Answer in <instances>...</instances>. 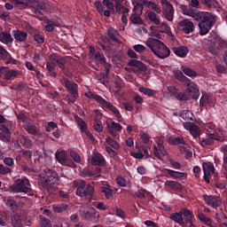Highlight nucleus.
<instances>
[{"instance_id": "obj_1", "label": "nucleus", "mask_w": 227, "mask_h": 227, "mask_svg": "<svg viewBox=\"0 0 227 227\" xmlns=\"http://www.w3.org/2000/svg\"><path fill=\"white\" fill-rule=\"evenodd\" d=\"M179 9L183 12L184 15L192 17L194 20L199 22L198 26L200 28V35L201 36L208 35L210 29L214 27L215 22L217 21L215 15L208 12H198L184 4H179Z\"/></svg>"}, {"instance_id": "obj_2", "label": "nucleus", "mask_w": 227, "mask_h": 227, "mask_svg": "<svg viewBox=\"0 0 227 227\" xmlns=\"http://www.w3.org/2000/svg\"><path fill=\"white\" fill-rule=\"evenodd\" d=\"M40 183L43 185V189H45L49 194H56V192H58L56 182H58V179L59 178L58 176V172L51 168H46L40 175Z\"/></svg>"}, {"instance_id": "obj_3", "label": "nucleus", "mask_w": 227, "mask_h": 227, "mask_svg": "<svg viewBox=\"0 0 227 227\" xmlns=\"http://www.w3.org/2000/svg\"><path fill=\"white\" fill-rule=\"evenodd\" d=\"M145 45L149 47L152 52H153L157 58H160V59H166V58H169L171 55V50L158 39L151 37L145 42Z\"/></svg>"}, {"instance_id": "obj_4", "label": "nucleus", "mask_w": 227, "mask_h": 227, "mask_svg": "<svg viewBox=\"0 0 227 227\" xmlns=\"http://www.w3.org/2000/svg\"><path fill=\"white\" fill-rule=\"evenodd\" d=\"M76 185V196L80 198H85L88 203H92L93 198H95V186L91 184H87L84 180H78L75 183Z\"/></svg>"}, {"instance_id": "obj_5", "label": "nucleus", "mask_w": 227, "mask_h": 227, "mask_svg": "<svg viewBox=\"0 0 227 227\" xmlns=\"http://www.w3.org/2000/svg\"><path fill=\"white\" fill-rule=\"evenodd\" d=\"M60 82L62 86L66 88L67 93H69L66 95V102H67V104H75L77 98H79V85L67 78L60 79Z\"/></svg>"}, {"instance_id": "obj_6", "label": "nucleus", "mask_w": 227, "mask_h": 227, "mask_svg": "<svg viewBox=\"0 0 227 227\" xmlns=\"http://www.w3.org/2000/svg\"><path fill=\"white\" fill-rule=\"evenodd\" d=\"M9 191L10 192H23L28 196H35V191H33V188H31V183L27 177L16 179L14 184L9 187Z\"/></svg>"}, {"instance_id": "obj_7", "label": "nucleus", "mask_w": 227, "mask_h": 227, "mask_svg": "<svg viewBox=\"0 0 227 227\" xmlns=\"http://www.w3.org/2000/svg\"><path fill=\"white\" fill-rule=\"evenodd\" d=\"M215 141H224V137L217 133H208L206 138L200 140V146L207 148V146H212Z\"/></svg>"}, {"instance_id": "obj_8", "label": "nucleus", "mask_w": 227, "mask_h": 227, "mask_svg": "<svg viewBox=\"0 0 227 227\" xmlns=\"http://www.w3.org/2000/svg\"><path fill=\"white\" fill-rule=\"evenodd\" d=\"M160 4L163 8V15L166 20L173 22V19L175 17V8L173 7V4H171L168 0H161Z\"/></svg>"}, {"instance_id": "obj_9", "label": "nucleus", "mask_w": 227, "mask_h": 227, "mask_svg": "<svg viewBox=\"0 0 227 227\" xmlns=\"http://www.w3.org/2000/svg\"><path fill=\"white\" fill-rule=\"evenodd\" d=\"M104 111H110L113 113V114L117 119V121H121L123 120V117L121 116V114L120 113V110L118 107H116L114 105H113L111 102L104 99L101 103V106H99Z\"/></svg>"}, {"instance_id": "obj_10", "label": "nucleus", "mask_w": 227, "mask_h": 227, "mask_svg": "<svg viewBox=\"0 0 227 227\" xmlns=\"http://www.w3.org/2000/svg\"><path fill=\"white\" fill-rule=\"evenodd\" d=\"M184 86L187 87V91L190 93L191 97L194 100H198V97H200V90L198 89V85L188 78L184 83Z\"/></svg>"}, {"instance_id": "obj_11", "label": "nucleus", "mask_w": 227, "mask_h": 227, "mask_svg": "<svg viewBox=\"0 0 227 227\" xmlns=\"http://www.w3.org/2000/svg\"><path fill=\"white\" fill-rule=\"evenodd\" d=\"M178 26L185 35H191V33H194V23L188 19H184L179 21Z\"/></svg>"}, {"instance_id": "obj_12", "label": "nucleus", "mask_w": 227, "mask_h": 227, "mask_svg": "<svg viewBox=\"0 0 227 227\" xmlns=\"http://www.w3.org/2000/svg\"><path fill=\"white\" fill-rule=\"evenodd\" d=\"M183 127L185 129V130H189L194 139H196V137L201 134V129H200V127H198V125L194 124L193 122H183Z\"/></svg>"}, {"instance_id": "obj_13", "label": "nucleus", "mask_w": 227, "mask_h": 227, "mask_svg": "<svg viewBox=\"0 0 227 227\" xmlns=\"http://www.w3.org/2000/svg\"><path fill=\"white\" fill-rule=\"evenodd\" d=\"M202 169L204 171V180L207 184H210V175L215 173V168L212 162H203Z\"/></svg>"}, {"instance_id": "obj_14", "label": "nucleus", "mask_w": 227, "mask_h": 227, "mask_svg": "<svg viewBox=\"0 0 227 227\" xmlns=\"http://www.w3.org/2000/svg\"><path fill=\"white\" fill-rule=\"evenodd\" d=\"M162 173L164 176H167V178H173L174 180H178L187 176V174L184 172H179L169 168H163Z\"/></svg>"}, {"instance_id": "obj_15", "label": "nucleus", "mask_w": 227, "mask_h": 227, "mask_svg": "<svg viewBox=\"0 0 227 227\" xmlns=\"http://www.w3.org/2000/svg\"><path fill=\"white\" fill-rule=\"evenodd\" d=\"M55 158L63 166H68L69 168H75V163L72 161L69 162L68 160H67V153L64 151H57L55 153Z\"/></svg>"}, {"instance_id": "obj_16", "label": "nucleus", "mask_w": 227, "mask_h": 227, "mask_svg": "<svg viewBox=\"0 0 227 227\" xmlns=\"http://www.w3.org/2000/svg\"><path fill=\"white\" fill-rule=\"evenodd\" d=\"M5 79V81H10L11 79H13L19 75V72L16 70H10L7 67H0V77H3Z\"/></svg>"}, {"instance_id": "obj_17", "label": "nucleus", "mask_w": 227, "mask_h": 227, "mask_svg": "<svg viewBox=\"0 0 227 227\" xmlns=\"http://www.w3.org/2000/svg\"><path fill=\"white\" fill-rule=\"evenodd\" d=\"M49 6L50 4L47 0H33L30 2V8H33V10H40L45 12Z\"/></svg>"}, {"instance_id": "obj_18", "label": "nucleus", "mask_w": 227, "mask_h": 227, "mask_svg": "<svg viewBox=\"0 0 227 227\" xmlns=\"http://www.w3.org/2000/svg\"><path fill=\"white\" fill-rule=\"evenodd\" d=\"M203 200L206 202V205H208V207H212L213 208L223 205L221 200L214 197V195H203Z\"/></svg>"}, {"instance_id": "obj_19", "label": "nucleus", "mask_w": 227, "mask_h": 227, "mask_svg": "<svg viewBox=\"0 0 227 227\" xmlns=\"http://www.w3.org/2000/svg\"><path fill=\"white\" fill-rule=\"evenodd\" d=\"M153 154L159 159V160H162V155H164V157L168 155V151L164 147V144L160 142L158 143V147L157 145L153 146Z\"/></svg>"}, {"instance_id": "obj_20", "label": "nucleus", "mask_w": 227, "mask_h": 227, "mask_svg": "<svg viewBox=\"0 0 227 227\" xmlns=\"http://www.w3.org/2000/svg\"><path fill=\"white\" fill-rule=\"evenodd\" d=\"M24 129L27 134L31 136H38L40 134V129L36 127V125L33 122H27L23 125Z\"/></svg>"}, {"instance_id": "obj_21", "label": "nucleus", "mask_w": 227, "mask_h": 227, "mask_svg": "<svg viewBox=\"0 0 227 227\" xmlns=\"http://www.w3.org/2000/svg\"><path fill=\"white\" fill-rule=\"evenodd\" d=\"M90 164L92 166L104 167L106 165V158H104L101 153H94L91 158Z\"/></svg>"}, {"instance_id": "obj_22", "label": "nucleus", "mask_w": 227, "mask_h": 227, "mask_svg": "<svg viewBox=\"0 0 227 227\" xmlns=\"http://www.w3.org/2000/svg\"><path fill=\"white\" fill-rule=\"evenodd\" d=\"M107 127L109 129V133L111 134V136H113V137H116V136H118V132H121V129H123V127H121V124L115 121H112L110 125H107Z\"/></svg>"}, {"instance_id": "obj_23", "label": "nucleus", "mask_w": 227, "mask_h": 227, "mask_svg": "<svg viewBox=\"0 0 227 227\" xmlns=\"http://www.w3.org/2000/svg\"><path fill=\"white\" fill-rule=\"evenodd\" d=\"M100 192L105 194V198L106 200H113V194H114V190H113V187L109 184H104L103 186H100L99 188Z\"/></svg>"}, {"instance_id": "obj_24", "label": "nucleus", "mask_w": 227, "mask_h": 227, "mask_svg": "<svg viewBox=\"0 0 227 227\" xmlns=\"http://www.w3.org/2000/svg\"><path fill=\"white\" fill-rule=\"evenodd\" d=\"M107 36L111 42H115V43H120V33L118 29L114 27H110L107 30Z\"/></svg>"}, {"instance_id": "obj_25", "label": "nucleus", "mask_w": 227, "mask_h": 227, "mask_svg": "<svg viewBox=\"0 0 227 227\" xmlns=\"http://www.w3.org/2000/svg\"><path fill=\"white\" fill-rule=\"evenodd\" d=\"M148 0H132V5L134 6V12L136 13H142L145 10V4Z\"/></svg>"}, {"instance_id": "obj_26", "label": "nucleus", "mask_w": 227, "mask_h": 227, "mask_svg": "<svg viewBox=\"0 0 227 227\" xmlns=\"http://www.w3.org/2000/svg\"><path fill=\"white\" fill-rule=\"evenodd\" d=\"M12 36L16 42H26L27 40V33L19 29L12 31Z\"/></svg>"}, {"instance_id": "obj_27", "label": "nucleus", "mask_w": 227, "mask_h": 227, "mask_svg": "<svg viewBox=\"0 0 227 227\" xmlns=\"http://www.w3.org/2000/svg\"><path fill=\"white\" fill-rule=\"evenodd\" d=\"M134 196L139 200H145V198H148V200H153V195H152V192L146 191L145 189H139L134 193Z\"/></svg>"}, {"instance_id": "obj_28", "label": "nucleus", "mask_w": 227, "mask_h": 227, "mask_svg": "<svg viewBox=\"0 0 227 227\" xmlns=\"http://www.w3.org/2000/svg\"><path fill=\"white\" fill-rule=\"evenodd\" d=\"M172 51L178 58H185L189 54V49L185 46L174 47Z\"/></svg>"}, {"instance_id": "obj_29", "label": "nucleus", "mask_w": 227, "mask_h": 227, "mask_svg": "<svg viewBox=\"0 0 227 227\" xmlns=\"http://www.w3.org/2000/svg\"><path fill=\"white\" fill-rule=\"evenodd\" d=\"M0 139L2 141H10V137H12V132H10V129L5 125H2L0 127Z\"/></svg>"}, {"instance_id": "obj_30", "label": "nucleus", "mask_w": 227, "mask_h": 227, "mask_svg": "<svg viewBox=\"0 0 227 227\" xmlns=\"http://www.w3.org/2000/svg\"><path fill=\"white\" fill-rule=\"evenodd\" d=\"M86 219L89 221H97L100 217V214L94 207H90L85 214Z\"/></svg>"}, {"instance_id": "obj_31", "label": "nucleus", "mask_w": 227, "mask_h": 227, "mask_svg": "<svg viewBox=\"0 0 227 227\" xmlns=\"http://www.w3.org/2000/svg\"><path fill=\"white\" fill-rule=\"evenodd\" d=\"M169 219H171V221H174V223L180 224L181 226H184V224H185V222L184 221V216H182V210H180V212L178 213L170 214Z\"/></svg>"}, {"instance_id": "obj_32", "label": "nucleus", "mask_w": 227, "mask_h": 227, "mask_svg": "<svg viewBox=\"0 0 227 227\" xmlns=\"http://www.w3.org/2000/svg\"><path fill=\"white\" fill-rule=\"evenodd\" d=\"M181 215H182L185 224L192 222V217H194V215L192 214V212H191V210H189L187 208L181 209Z\"/></svg>"}, {"instance_id": "obj_33", "label": "nucleus", "mask_w": 227, "mask_h": 227, "mask_svg": "<svg viewBox=\"0 0 227 227\" xmlns=\"http://www.w3.org/2000/svg\"><path fill=\"white\" fill-rule=\"evenodd\" d=\"M84 95L87 98H92L93 100H95L97 102V104H98L99 106H101V104L106 99L102 96H100L98 94H95L91 91H87V92H85Z\"/></svg>"}, {"instance_id": "obj_34", "label": "nucleus", "mask_w": 227, "mask_h": 227, "mask_svg": "<svg viewBox=\"0 0 227 227\" xmlns=\"http://www.w3.org/2000/svg\"><path fill=\"white\" fill-rule=\"evenodd\" d=\"M164 185L165 187H170L172 191H182L184 189V186H182V184L176 181L168 180L165 182Z\"/></svg>"}, {"instance_id": "obj_35", "label": "nucleus", "mask_w": 227, "mask_h": 227, "mask_svg": "<svg viewBox=\"0 0 227 227\" xmlns=\"http://www.w3.org/2000/svg\"><path fill=\"white\" fill-rule=\"evenodd\" d=\"M179 116L182 118V120H184V121H194L195 118L194 114L189 110H183L180 112Z\"/></svg>"}, {"instance_id": "obj_36", "label": "nucleus", "mask_w": 227, "mask_h": 227, "mask_svg": "<svg viewBox=\"0 0 227 227\" xmlns=\"http://www.w3.org/2000/svg\"><path fill=\"white\" fill-rule=\"evenodd\" d=\"M198 217H199V219H200L202 223H206L207 226H209V227H217V224H216L215 223H214V222L210 219V217H207V216L205 215V214H203V213H199Z\"/></svg>"}, {"instance_id": "obj_37", "label": "nucleus", "mask_w": 227, "mask_h": 227, "mask_svg": "<svg viewBox=\"0 0 227 227\" xmlns=\"http://www.w3.org/2000/svg\"><path fill=\"white\" fill-rule=\"evenodd\" d=\"M181 70L184 75H187V77H191L192 79L196 78L198 75V72L194 71L191 67H188L187 66H182Z\"/></svg>"}, {"instance_id": "obj_38", "label": "nucleus", "mask_w": 227, "mask_h": 227, "mask_svg": "<svg viewBox=\"0 0 227 227\" xmlns=\"http://www.w3.org/2000/svg\"><path fill=\"white\" fill-rule=\"evenodd\" d=\"M201 4L207 8V10H212V8H220L219 2L217 0H202Z\"/></svg>"}, {"instance_id": "obj_39", "label": "nucleus", "mask_w": 227, "mask_h": 227, "mask_svg": "<svg viewBox=\"0 0 227 227\" xmlns=\"http://www.w3.org/2000/svg\"><path fill=\"white\" fill-rule=\"evenodd\" d=\"M33 0H12V3L14 4V6L16 8H27V6H31V2Z\"/></svg>"}, {"instance_id": "obj_40", "label": "nucleus", "mask_w": 227, "mask_h": 227, "mask_svg": "<svg viewBox=\"0 0 227 227\" xmlns=\"http://www.w3.org/2000/svg\"><path fill=\"white\" fill-rule=\"evenodd\" d=\"M128 65L129 67H136L138 70H141V72H145V70H146V66L139 60L130 59Z\"/></svg>"}, {"instance_id": "obj_41", "label": "nucleus", "mask_w": 227, "mask_h": 227, "mask_svg": "<svg viewBox=\"0 0 227 227\" xmlns=\"http://www.w3.org/2000/svg\"><path fill=\"white\" fill-rule=\"evenodd\" d=\"M0 42H2V43H12V42H13V37H12V34L10 33L1 32Z\"/></svg>"}, {"instance_id": "obj_42", "label": "nucleus", "mask_w": 227, "mask_h": 227, "mask_svg": "<svg viewBox=\"0 0 227 227\" xmlns=\"http://www.w3.org/2000/svg\"><path fill=\"white\" fill-rule=\"evenodd\" d=\"M52 210L56 214H63V212H67V210H68V204L61 203L57 206H53Z\"/></svg>"}, {"instance_id": "obj_43", "label": "nucleus", "mask_w": 227, "mask_h": 227, "mask_svg": "<svg viewBox=\"0 0 227 227\" xmlns=\"http://www.w3.org/2000/svg\"><path fill=\"white\" fill-rule=\"evenodd\" d=\"M168 143L174 146H176V145H186L185 140L182 137H170L168 138Z\"/></svg>"}, {"instance_id": "obj_44", "label": "nucleus", "mask_w": 227, "mask_h": 227, "mask_svg": "<svg viewBox=\"0 0 227 227\" xmlns=\"http://www.w3.org/2000/svg\"><path fill=\"white\" fill-rule=\"evenodd\" d=\"M147 19H149V20L153 22V24H155V26H160V19L157 17V14L155 12H149L147 13Z\"/></svg>"}, {"instance_id": "obj_45", "label": "nucleus", "mask_w": 227, "mask_h": 227, "mask_svg": "<svg viewBox=\"0 0 227 227\" xmlns=\"http://www.w3.org/2000/svg\"><path fill=\"white\" fill-rule=\"evenodd\" d=\"M75 122L81 129V132H86L88 130V124H86V121H84L81 117L77 116L75 118Z\"/></svg>"}, {"instance_id": "obj_46", "label": "nucleus", "mask_w": 227, "mask_h": 227, "mask_svg": "<svg viewBox=\"0 0 227 227\" xmlns=\"http://www.w3.org/2000/svg\"><path fill=\"white\" fill-rule=\"evenodd\" d=\"M174 76L180 82H183L184 84L187 82L189 79L187 76L184 75V72L181 70H176L173 72Z\"/></svg>"}, {"instance_id": "obj_47", "label": "nucleus", "mask_w": 227, "mask_h": 227, "mask_svg": "<svg viewBox=\"0 0 227 227\" xmlns=\"http://www.w3.org/2000/svg\"><path fill=\"white\" fill-rule=\"evenodd\" d=\"M57 67L62 70V72H65L67 70V59L63 57H59L56 59Z\"/></svg>"}, {"instance_id": "obj_48", "label": "nucleus", "mask_w": 227, "mask_h": 227, "mask_svg": "<svg viewBox=\"0 0 227 227\" xmlns=\"http://www.w3.org/2000/svg\"><path fill=\"white\" fill-rule=\"evenodd\" d=\"M129 20L133 24H137L138 26H143L144 24L143 20L141 19V17L137 16V12H136L129 17Z\"/></svg>"}, {"instance_id": "obj_49", "label": "nucleus", "mask_w": 227, "mask_h": 227, "mask_svg": "<svg viewBox=\"0 0 227 227\" xmlns=\"http://www.w3.org/2000/svg\"><path fill=\"white\" fill-rule=\"evenodd\" d=\"M106 142L114 150H120V144L113 139L111 137L106 138Z\"/></svg>"}, {"instance_id": "obj_50", "label": "nucleus", "mask_w": 227, "mask_h": 227, "mask_svg": "<svg viewBox=\"0 0 227 227\" xmlns=\"http://www.w3.org/2000/svg\"><path fill=\"white\" fill-rule=\"evenodd\" d=\"M80 176L82 178H91V176H95V174L90 168H83L80 171Z\"/></svg>"}, {"instance_id": "obj_51", "label": "nucleus", "mask_w": 227, "mask_h": 227, "mask_svg": "<svg viewBox=\"0 0 227 227\" xmlns=\"http://www.w3.org/2000/svg\"><path fill=\"white\" fill-rule=\"evenodd\" d=\"M58 129V124L54 121H49L44 125L45 132H52V130H56Z\"/></svg>"}, {"instance_id": "obj_52", "label": "nucleus", "mask_w": 227, "mask_h": 227, "mask_svg": "<svg viewBox=\"0 0 227 227\" xmlns=\"http://www.w3.org/2000/svg\"><path fill=\"white\" fill-rule=\"evenodd\" d=\"M138 91L144 95H146L147 97H153V95H155V90L145 87H140Z\"/></svg>"}, {"instance_id": "obj_53", "label": "nucleus", "mask_w": 227, "mask_h": 227, "mask_svg": "<svg viewBox=\"0 0 227 227\" xmlns=\"http://www.w3.org/2000/svg\"><path fill=\"white\" fill-rule=\"evenodd\" d=\"M21 139L23 140L22 145L25 146V148H31V146H33V141H31L29 137L21 135Z\"/></svg>"}, {"instance_id": "obj_54", "label": "nucleus", "mask_w": 227, "mask_h": 227, "mask_svg": "<svg viewBox=\"0 0 227 227\" xmlns=\"http://www.w3.org/2000/svg\"><path fill=\"white\" fill-rule=\"evenodd\" d=\"M208 52L212 54V56H219V47L217 43H214L208 47Z\"/></svg>"}, {"instance_id": "obj_55", "label": "nucleus", "mask_w": 227, "mask_h": 227, "mask_svg": "<svg viewBox=\"0 0 227 227\" xmlns=\"http://www.w3.org/2000/svg\"><path fill=\"white\" fill-rule=\"evenodd\" d=\"M94 59H96V61H98V63H101V65H106V56H104V53L97 51Z\"/></svg>"}, {"instance_id": "obj_56", "label": "nucleus", "mask_w": 227, "mask_h": 227, "mask_svg": "<svg viewBox=\"0 0 227 227\" xmlns=\"http://www.w3.org/2000/svg\"><path fill=\"white\" fill-rule=\"evenodd\" d=\"M35 42L39 45L45 43V36L41 32H38L35 36L34 37Z\"/></svg>"}, {"instance_id": "obj_57", "label": "nucleus", "mask_w": 227, "mask_h": 227, "mask_svg": "<svg viewBox=\"0 0 227 227\" xmlns=\"http://www.w3.org/2000/svg\"><path fill=\"white\" fill-rule=\"evenodd\" d=\"M145 3V5L149 6V8H151L152 10H154L156 13H160L162 12V10L160 9L159 5H157V4H155L154 2L147 0V2Z\"/></svg>"}, {"instance_id": "obj_58", "label": "nucleus", "mask_w": 227, "mask_h": 227, "mask_svg": "<svg viewBox=\"0 0 227 227\" xmlns=\"http://www.w3.org/2000/svg\"><path fill=\"white\" fill-rule=\"evenodd\" d=\"M93 129L96 132H103L104 130V125L102 124L101 121L96 120L93 125Z\"/></svg>"}, {"instance_id": "obj_59", "label": "nucleus", "mask_w": 227, "mask_h": 227, "mask_svg": "<svg viewBox=\"0 0 227 227\" xmlns=\"http://www.w3.org/2000/svg\"><path fill=\"white\" fill-rule=\"evenodd\" d=\"M12 168H8L3 164H0V175H12Z\"/></svg>"}, {"instance_id": "obj_60", "label": "nucleus", "mask_w": 227, "mask_h": 227, "mask_svg": "<svg viewBox=\"0 0 227 227\" xmlns=\"http://www.w3.org/2000/svg\"><path fill=\"white\" fill-rule=\"evenodd\" d=\"M140 139H142L144 145H150V143H153V141L150 140L151 139L150 135H148L145 132L140 134Z\"/></svg>"}, {"instance_id": "obj_61", "label": "nucleus", "mask_w": 227, "mask_h": 227, "mask_svg": "<svg viewBox=\"0 0 227 227\" xmlns=\"http://www.w3.org/2000/svg\"><path fill=\"white\" fill-rule=\"evenodd\" d=\"M5 205L7 207H9V208H11V210H17V208H18L17 202L12 199L7 200Z\"/></svg>"}, {"instance_id": "obj_62", "label": "nucleus", "mask_w": 227, "mask_h": 227, "mask_svg": "<svg viewBox=\"0 0 227 227\" xmlns=\"http://www.w3.org/2000/svg\"><path fill=\"white\" fill-rule=\"evenodd\" d=\"M93 207L98 208V210H108L109 207L106 205L104 202H98V204L95 202H92Z\"/></svg>"}, {"instance_id": "obj_63", "label": "nucleus", "mask_w": 227, "mask_h": 227, "mask_svg": "<svg viewBox=\"0 0 227 227\" xmlns=\"http://www.w3.org/2000/svg\"><path fill=\"white\" fill-rule=\"evenodd\" d=\"M12 224L14 227H22V222L20 221V218L19 216H13L12 219Z\"/></svg>"}, {"instance_id": "obj_64", "label": "nucleus", "mask_w": 227, "mask_h": 227, "mask_svg": "<svg viewBox=\"0 0 227 227\" xmlns=\"http://www.w3.org/2000/svg\"><path fill=\"white\" fill-rule=\"evenodd\" d=\"M215 70L218 74H227V67L224 65L217 64Z\"/></svg>"}]
</instances>
